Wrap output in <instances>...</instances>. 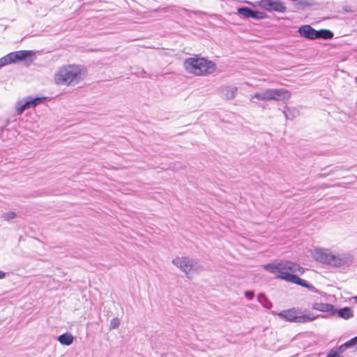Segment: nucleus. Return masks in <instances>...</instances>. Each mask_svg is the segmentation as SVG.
I'll return each instance as SVG.
<instances>
[{
  "label": "nucleus",
  "instance_id": "obj_3",
  "mask_svg": "<svg viewBox=\"0 0 357 357\" xmlns=\"http://www.w3.org/2000/svg\"><path fill=\"white\" fill-rule=\"evenodd\" d=\"M185 70L196 75L211 74L215 70V64L204 58L190 57L184 61Z\"/></svg>",
  "mask_w": 357,
  "mask_h": 357
},
{
  "label": "nucleus",
  "instance_id": "obj_36",
  "mask_svg": "<svg viewBox=\"0 0 357 357\" xmlns=\"http://www.w3.org/2000/svg\"><path fill=\"white\" fill-rule=\"evenodd\" d=\"M9 123V121H7V123L5 126H6Z\"/></svg>",
  "mask_w": 357,
  "mask_h": 357
},
{
  "label": "nucleus",
  "instance_id": "obj_10",
  "mask_svg": "<svg viewBox=\"0 0 357 357\" xmlns=\"http://www.w3.org/2000/svg\"><path fill=\"white\" fill-rule=\"evenodd\" d=\"M298 32L301 37L306 39H317V31L312 28L310 25L301 26L298 28Z\"/></svg>",
  "mask_w": 357,
  "mask_h": 357
},
{
  "label": "nucleus",
  "instance_id": "obj_30",
  "mask_svg": "<svg viewBox=\"0 0 357 357\" xmlns=\"http://www.w3.org/2000/svg\"><path fill=\"white\" fill-rule=\"evenodd\" d=\"M120 324L119 319L118 318H113V328H117Z\"/></svg>",
  "mask_w": 357,
  "mask_h": 357
},
{
  "label": "nucleus",
  "instance_id": "obj_1",
  "mask_svg": "<svg viewBox=\"0 0 357 357\" xmlns=\"http://www.w3.org/2000/svg\"><path fill=\"white\" fill-rule=\"evenodd\" d=\"M313 258L322 264L335 267H344L349 266L353 257L345 253H333L328 249L316 248L312 252Z\"/></svg>",
  "mask_w": 357,
  "mask_h": 357
},
{
  "label": "nucleus",
  "instance_id": "obj_5",
  "mask_svg": "<svg viewBox=\"0 0 357 357\" xmlns=\"http://www.w3.org/2000/svg\"><path fill=\"white\" fill-rule=\"evenodd\" d=\"M263 268L271 273H277L275 277L276 279H280V275L289 273V272L298 273L300 274H303L304 273L303 268L292 261L280 262L278 264H266L263 265Z\"/></svg>",
  "mask_w": 357,
  "mask_h": 357
},
{
  "label": "nucleus",
  "instance_id": "obj_28",
  "mask_svg": "<svg viewBox=\"0 0 357 357\" xmlns=\"http://www.w3.org/2000/svg\"><path fill=\"white\" fill-rule=\"evenodd\" d=\"M23 100H24V103H25V105H26L27 109L33 107L32 106V101L31 99V96H26V98H23Z\"/></svg>",
  "mask_w": 357,
  "mask_h": 357
},
{
  "label": "nucleus",
  "instance_id": "obj_26",
  "mask_svg": "<svg viewBox=\"0 0 357 357\" xmlns=\"http://www.w3.org/2000/svg\"><path fill=\"white\" fill-rule=\"evenodd\" d=\"M346 346H347L349 348H351L353 347H355L356 351H357V335L349 340L346 342Z\"/></svg>",
  "mask_w": 357,
  "mask_h": 357
},
{
  "label": "nucleus",
  "instance_id": "obj_7",
  "mask_svg": "<svg viewBox=\"0 0 357 357\" xmlns=\"http://www.w3.org/2000/svg\"><path fill=\"white\" fill-rule=\"evenodd\" d=\"M172 263L185 273L188 278L190 272H198L201 270L199 263L189 257H176L173 259Z\"/></svg>",
  "mask_w": 357,
  "mask_h": 357
},
{
  "label": "nucleus",
  "instance_id": "obj_34",
  "mask_svg": "<svg viewBox=\"0 0 357 357\" xmlns=\"http://www.w3.org/2000/svg\"><path fill=\"white\" fill-rule=\"evenodd\" d=\"M160 357H167V354H162Z\"/></svg>",
  "mask_w": 357,
  "mask_h": 357
},
{
  "label": "nucleus",
  "instance_id": "obj_19",
  "mask_svg": "<svg viewBox=\"0 0 357 357\" xmlns=\"http://www.w3.org/2000/svg\"><path fill=\"white\" fill-rule=\"evenodd\" d=\"M283 114H284L286 119L292 120L298 114V111L296 109L285 107L283 111Z\"/></svg>",
  "mask_w": 357,
  "mask_h": 357
},
{
  "label": "nucleus",
  "instance_id": "obj_20",
  "mask_svg": "<svg viewBox=\"0 0 357 357\" xmlns=\"http://www.w3.org/2000/svg\"><path fill=\"white\" fill-rule=\"evenodd\" d=\"M15 109L17 115H21L26 109H27L23 99L20 100L16 102Z\"/></svg>",
  "mask_w": 357,
  "mask_h": 357
},
{
  "label": "nucleus",
  "instance_id": "obj_35",
  "mask_svg": "<svg viewBox=\"0 0 357 357\" xmlns=\"http://www.w3.org/2000/svg\"><path fill=\"white\" fill-rule=\"evenodd\" d=\"M112 321H111V322H110V325H109V328H111V327H112Z\"/></svg>",
  "mask_w": 357,
  "mask_h": 357
},
{
  "label": "nucleus",
  "instance_id": "obj_24",
  "mask_svg": "<svg viewBox=\"0 0 357 357\" xmlns=\"http://www.w3.org/2000/svg\"><path fill=\"white\" fill-rule=\"evenodd\" d=\"M47 98L45 96H36V97L31 96V99L32 101V106L33 107H35L37 105H38L41 103H43L47 100Z\"/></svg>",
  "mask_w": 357,
  "mask_h": 357
},
{
  "label": "nucleus",
  "instance_id": "obj_37",
  "mask_svg": "<svg viewBox=\"0 0 357 357\" xmlns=\"http://www.w3.org/2000/svg\"><path fill=\"white\" fill-rule=\"evenodd\" d=\"M355 300H356V301L357 302V296H355Z\"/></svg>",
  "mask_w": 357,
  "mask_h": 357
},
{
  "label": "nucleus",
  "instance_id": "obj_15",
  "mask_svg": "<svg viewBox=\"0 0 357 357\" xmlns=\"http://www.w3.org/2000/svg\"><path fill=\"white\" fill-rule=\"evenodd\" d=\"M56 340L62 345L70 346L73 342L74 337L71 333L66 332L59 335Z\"/></svg>",
  "mask_w": 357,
  "mask_h": 357
},
{
  "label": "nucleus",
  "instance_id": "obj_23",
  "mask_svg": "<svg viewBox=\"0 0 357 357\" xmlns=\"http://www.w3.org/2000/svg\"><path fill=\"white\" fill-rule=\"evenodd\" d=\"M238 13L243 15L244 17L249 18L251 15L252 9L248 7H239L238 8Z\"/></svg>",
  "mask_w": 357,
  "mask_h": 357
},
{
  "label": "nucleus",
  "instance_id": "obj_16",
  "mask_svg": "<svg viewBox=\"0 0 357 357\" xmlns=\"http://www.w3.org/2000/svg\"><path fill=\"white\" fill-rule=\"evenodd\" d=\"M335 314H337L339 317L344 319H349L354 316L351 309L349 307H344L340 309H336L335 307Z\"/></svg>",
  "mask_w": 357,
  "mask_h": 357
},
{
  "label": "nucleus",
  "instance_id": "obj_32",
  "mask_svg": "<svg viewBox=\"0 0 357 357\" xmlns=\"http://www.w3.org/2000/svg\"><path fill=\"white\" fill-rule=\"evenodd\" d=\"M326 357H337V354L330 352Z\"/></svg>",
  "mask_w": 357,
  "mask_h": 357
},
{
  "label": "nucleus",
  "instance_id": "obj_21",
  "mask_svg": "<svg viewBox=\"0 0 357 357\" xmlns=\"http://www.w3.org/2000/svg\"><path fill=\"white\" fill-rule=\"evenodd\" d=\"M255 20H263L267 17L266 14L264 12L255 10L252 9L250 17Z\"/></svg>",
  "mask_w": 357,
  "mask_h": 357
},
{
  "label": "nucleus",
  "instance_id": "obj_8",
  "mask_svg": "<svg viewBox=\"0 0 357 357\" xmlns=\"http://www.w3.org/2000/svg\"><path fill=\"white\" fill-rule=\"evenodd\" d=\"M259 6L268 12L284 13L286 11V7L280 1L261 0L259 2Z\"/></svg>",
  "mask_w": 357,
  "mask_h": 357
},
{
  "label": "nucleus",
  "instance_id": "obj_17",
  "mask_svg": "<svg viewBox=\"0 0 357 357\" xmlns=\"http://www.w3.org/2000/svg\"><path fill=\"white\" fill-rule=\"evenodd\" d=\"M238 89L236 86H229L223 88L222 89V95L223 96L227 99L231 100L235 98L236 93H237Z\"/></svg>",
  "mask_w": 357,
  "mask_h": 357
},
{
  "label": "nucleus",
  "instance_id": "obj_6",
  "mask_svg": "<svg viewBox=\"0 0 357 357\" xmlns=\"http://www.w3.org/2000/svg\"><path fill=\"white\" fill-rule=\"evenodd\" d=\"M34 56L35 52L33 50H19L10 52L0 59V68L11 63L26 61L28 59L31 62Z\"/></svg>",
  "mask_w": 357,
  "mask_h": 357
},
{
  "label": "nucleus",
  "instance_id": "obj_33",
  "mask_svg": "<svg viewBox=\"0 0 357 357\" xmlns=\"http://www.w3.org/2000/svg\"><path fill=\"white\" fill-rule=\"evenodd\" d=\"M170 10H171V8L169 7H166V8H164L162 9V10L164 12H168Z\"/></svg>",
  "mask_w": 357,
  "mask_h": 357
},
{
  "label": "nucleus",
  "instance_id": "obj_25",
  "mask_svg": "<svg viewBox=\"0 0 357 357\" xmlns=\"http://www.w3.org/2000/svg\"><path fill=\"white\" fill-rule=\"evenodd\" d=\"M349 347L346 346V342L343 344L340 345L337 350H331V353H335L337 354V357L339 356V354L344 353Z\"/></svg>",
  "mask_w": 357,
  "mask_h": 357
},
{
  "label": "nucleus",
  "instance_id": "obj_31",
  "mask_svg": "<svg viewBox=\"0 0 357 357\" xmlns=\"http://www.w3.org/2000/svg\"><path fill=\"white\" fill-rule=\"evenodd\" d=\"M6 276V273L0 270V280L4 279Z\"/></svg>",
  "mask_w": 357,
  "mask_h": 357
},
{
  "label": "nucleus",
  "instance_id": "obj_29",
  "mask_svg": "<svg viewBox=\"0 0 357 357\" xmlns=\"http://www.w3.org/2000/svg\"><path fill=\"white\" fill-rule=\"evenodd\" d=\"M255 294L253 291H245V296L248 300H252L254 298Z\"/></svg>",
  "mask_w": 357,
  "mask_h": 357
},
{
  "label": "nucleus",
  "instance_id": "obj_18",
  "mask_svg": "<svg viewBox=\"0 0 357 357\" xmlns=\"http://www.w3.org/2000/svg\"><path fill=\"white\" fill-rule=\"evenodd\" d=\"M334 34L328 29H320L317 31V39L329 40L333 38Z\"/></svg>",
  "mask_w": 357,
  "mask_h": 357
},
{
  "label": "nucleus",
  "instance_id": "obj_14",
  "mask_svg": "<svg viewBox=\"0 0 357 357\" xmlns=\"http://www.w3.org/2000/svg\"><path fill=\"white\" fill-rule=\"evenodd\" d=\"M273 89H268L259 93H255L252 96V98H257L259 100L270 101L273 100Z\"/></svg>",
  "mask_w": 357,
  "mask_h": 357
},
{
  "label": "nucleus",
  "instance_id": "obj_4",
  "mask_svg": "<svg viewBox=\"0 0 357 357\" xmlns=\"http://www.w3.org/2000/svg\"><path fill=\"white\" fill-rule=\"evenodd\" d=\"M278 317L287 321L305 324L312 321L317 318L309 310H302L300 308L293 307L282 310L278 314Z\"/></svg>",
  "mask_w": 357,
  "mask_h": 357
},
{
  "label": "nucleus",
  "instance_id": "obj_22",
  "mask_svg": "<svg viewBox=\"0 0 357 357\" xmlns=\"http://www.w3.org/2000/svg\"><path fill=\"white\" fill-rule=\"evenodd\" d=\"M258 301L261 303L263 306L266 308H270L271 307V302L266 298L265 294L261 293L258 295Z\"/></svg>",
  "mask_w": 357,
  "mask_h": 357
},
{
  "label": "nucleus",
  "instance_id": "obj_13",
  "mask_svg": "<svg viewBox=\"0 0 357 357\" xmlns=\"http://www.w3.org/2000/svg\"><path fill=\"white\" fill-rule=\"evenodd\" d=\"M312 307L314 310L324 312H329L331 315H335V306L332 304L314 303L312 304Z\"/></svg>",
  "mask_w": 357,
  "mask_h": 357
},
{
  "label": "nucleus",
  "instance_id": "obj_11",
  "mask_svg": "<svg viewBox=\"0 0 357 357\" xmlns=\"http://www.w3.org/2000/svg\"><path fill=\"white\" fill-rule=\"evenodd\" d=\"M293 4L296 10H303L307 7L319 6V3L314 0H292Z\"/></svg>",
  "mask_w": 357,
  "mask_h": 357
},
{
  "label": "nucleus",
  "instance_id": "obj_12",
  "mask_svg": "<svg viewBox=\"0 0 357 357\" xmlns=\"http://www.w3.org/2000/svg\"><path fill=\"white\" fill-rule=\"evenodd\" d=\"M273 100L287 101L291 97V93L285 89H273Z\"/></svg>",
  "mask_w": 357,
  "mask_h": 357
},
{
  "label": "nucleus",
  "instance_id": "obj_9",
  "mask_svg": "<svg viewBox=\"0 0 357 357\" xmlns=\"http://www.w3.org/2000/svg\"><path fill=\"white\" fill-rule=\"evenodd\" d=\"M295 273H296L289 272V273L280 275V280L298 284L310 290H314V287L312 284H309L306 280L300 278L298 275H295Z\"/></svg>",
  "mask_w": 357,
  "mask_h": 357
},
{
  "label": "nucleus",
  "instance_id": "obj_27",
  "mask_svg": "<svg viewBox=\"0 0 357 357\" xmlns=\"http://www.w3.org/2000/svg\"><path fill=\"white\" fill-rule=\"evenodd\" d=\"M17 217V214L13 211H9L3 213V218L5 220H10Z\"/></svg>",
  "mask_w": 357,
  "mask_h": 357
},
{
  "label": "nucleus",
  "instance_id": "obj_2",
  "mask_svg": "<svg viewBox=\"0 0 357 357\" xmlns=\"http://www.w3.org/2000/svg\"><path fill=\"white\" fill-rule=\"evenodd\" d=\"M86 74V68L81 65H68L59 69L55 74L54 79L58 84L70 85L72 82L83 80Z\"/></svg>",
  "mask_w": 357,
  "mask_h": 357
}]
</instances>
